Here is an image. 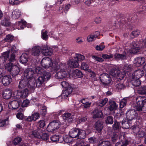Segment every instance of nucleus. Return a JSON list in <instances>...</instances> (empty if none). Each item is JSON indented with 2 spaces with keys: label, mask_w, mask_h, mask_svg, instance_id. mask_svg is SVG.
I'll return each mask as SVG.
<instances>
[{
  "label": "nucleus",
  "mask_w": 146,
  "mask_h": 146,
  "mask_svg": "<svg viewBox=\"0 0 146 146\" xmlns=\"http://www.w3.org/2000/svg\"><path fill=\"white\" fill-rule=\"evenodd\" d=\"M42 52L44 55L46 56H50L52 54V49L49 47L44 45L41 47Z\"/></svg>",
  "instance_id": "nucleus-10"
},
{
  "label": "nucleus",
  "mask_w": 146,
  "mask_h": 146,
  "mask_svg": "<svg viewBox=\"0 0 146 146\" xmlns=\"http://www.w3.org/2000/svg\"><path fill=\"white\" fill-rule=\"evenodd\" d=\"M78 128H74L70 130L69 135L72 138H78Z\"/></svg>",
  "instance_id": "nucleus-26"
},
{
  "label": "nucleus",
  "mask_w": 146,
  "mask_h": 146,
  "mask_svg": "<svg viewBox=\"0 0 146 146\" xmlns=\"http://www.w3.org/2000/svg\"><path fill=\"white\" fill-rule=\"evenodd\" d=\"M140 46L139 45L138 42L137 41H133L130 44L129 50L131 49L132 51L131 53L135 54L139 52L140 49Z\"/></svg>",
  "instance_id": "nucleus-8"
},
{
  "label": "nucleus",
  "mask_w": 146,
  "mask_h": 146,
  "mask_svg": "<svg viewBox=\"0 0 146 146\" xmlns=\"http://www.w3.org/2000/svg\"><path fill=\"white\" fill-rule=\"evenodd\" d=\"M144 71L142 70H138L135 71L132 75V76L139 78L144 75Z\"/></svg>",
  "instance_id": "nucleus-17"
},
{
  "label": "nucleus",
  "mask_w": 146,
  "mask_h": 146,
  "mask_svg": "<svg viewBox=\"0 0 146 146\" xmlns=\"http://www.w3.org/2000/svg\"><path fill=\"white\" fill-rule=\"evenodd\" d=\"M119 72H118V73L116 77H117V78L119 79L120 80H121L124 77L126 74L123 72H121L120 70H119Z\"/></svg>",
  "instance_id": "nucleus-51"
},
{
  "label": "nucleus",
  "mask_w": 146,
  "mask_h": 146,
  "mask_svg": "<svg viewBox=\"0 0 146 146\" xmlns=\"http://www.w3.org/2000/svg\"><path fill=\"white\" fill-rule=\"evenodd\" d=\"M20 71L19 68L16 65L13 66V68L10 73L12 76H15L18 75Z\"/></svg>",
  "instance_id": "nucleus-20"
},
{
  "label": "nucleus",
  "mask_w": 146,
  "mask_h": 146,
  "mask_svg": "<svg viewBox=\"0 0 146 146\" xmlns=\"http://www.w3.org/2000/svg\"><path fill=\"white\" fill-rule=\"evenodd\" d=\"M72 137H71L70 135L65 136L64 137L63 140L66 143H70L72 141Z\"/></svg>",
  "instance_id": "nucleus-49"
},
{
  "label": "nucleus",
  "mask_w": 146,
  "mask_h": 146,
  "mask_svg": "<svg viewBox=\"0 0 146 146\" xmlns=\"http://www.w3.org/2000/svg\"><path fill=\"white\" fill-rule=\"evenodd\" d=\"M60 122L58 120H54L50 122L47 127V129L49 132H52L58 129L60 127Z\"/></svg>",
  "instance_id": "nucleus-3"
},
{
  "label": "nucleus",
  "mask_w": 146,
  "mask_h": 146,
  "mask_svg": "<svg viewBox=\"0 0 146 146\" xmlns=\"http://www.w3.org/2000/svg\"><path fill=\"white\" fill-rule=\"evenodd\" d=\"M140 34V32L139 30H135L133 31L131 33V35H133L134 37L137 36Z\"/></svg>",
  "instance_id": "nucleus-64"
},
{
  "label": "nucleus",
  "mask_w": 146,
  "mask_h": 146,
  "mask_svg": "<svg viewBox=\"0 0 146 146\" xmlns=\"http://www.w3.org/2000/svg\"><path fill=\"white\" fill-rule=\"evenodd\" d=\"M61 85L62 87L67 88L69 87H71L69 85L68 83L66 81H63L61 82Z\"/></svg>",
  "instance_id": "nucleus-61"
},
{
  "label": "nucleus",
  "mask_w": 146,
  "mask_h": 146,
  "mask_svg": "<svg viewBox=\"0 0 146 146\" xmlns=\"http://www.w3.org/2000/svg\"><path fill=\"white\" fill-rule=\"evenodd\" d=\"M63 119L65 121L70 122L72 121L73 119V116L70 113H66L63 115Z\"/></svg>",
  "instance_id": "nucleus-19"
},
{
  "label": "nucleus",
  "mask_w": 146,
  "mask_h": 146,
  "mask_svg": "<svg viewBox=\"0 0 146 146\" xmlns=\"http://www.w3.org/2000/svg\"><path fill=\"white\" fill-rule=\"evenodd\" d=\"M74 146H90L87 143L86 141H81L80 143H77V145Z\"/></svg>",
  "instance_id": "nucleus-55"
},
{
  "label": "nucleus",
  "mask_w": 146,
  "mask_h": 146,
  "mask_svg": "<svg viewBox=\"0 0 146 146\" xmlns=\"http://www.w3.org/2000/svg\"><path fill=\"white\" fill-rule=\"evenodd\" d=\"M92 57L95 60L98 62H102L104 60L103 59H102V58L96 56H92Z\"/></svg>",
  "instance_id": "nucleus-59"
},
{
  "label": "nucleus",
  "mask_w": 146,
  "mask_h": 146,
  "mask_svg": "<svg viewBox=\"0 0 146 146\" xmlns=\"http://www.w3.org/2000/svg\"><path fill=\"white\" fill-rule=\"evenodd\" d=\"M116 88L118 90H121L124 89L125 88V86L123 83H119L116 85Z\"/></svg>",
  "instance_id": "nucleus-47"
},
{
  "label": "nucleus",
  "mask_w": 146,
  "mask_h": 146,
  "mask_svg": "<svg viewBox=\"0 0 146 146\" xmlns=\"http://www.w3.org/2000/svg\"><path fill=\"white\" fill-rule=\"evenodd\" d=\"M128 144V141L127 140L124 139L116 143L115 146H127Z\"/></svg>",
  "instance_id": "nucleus-40"
},
{
  "label": "nucleus",
  "mask_w": 146,
  "mask_h": 146,
  "mask_svg": "<svg viewBox=\"0 0 146 146\" xmlns=\"http://www.w3.org/2000/svg\"><path fill=\"white\" fill-rule=\"evenodd\" d=\"M22 139L20 137L15 138L13 141V143L15 145H17L19 143L22 141Z\"/></svg>",
  "instance_id": "nucleus-52"
},
{
  "label": "nucleus",
  "mask_w": 146,
  "mask_h": 146,
  "mask_svg": "<svg viewBox=\"0 0 146 146\" xmlns=\"http://www.w3.org/2000/svg\"><path fill=\"white\" fill-rule=\"evenodd\" d=\"M78 139H84L86 136V132L85 131L78 128Z\"/></svg>",
  "instance_id": "nucleus-28"
},
{
  "label": "nucleus",
  "mask_w": 146,
  "mask_h": 146,
  "mask_svg": "<svg viewBox=\"0 0 146 146\" xmlns=\"http://www.w3.org/2000/svg\"><path fill=\"white\" fill-rule=\"evenodd\" d=\"M59 137L57 135H54L50 137L51 140L53 142L58 141L59 140Z\"/></svg>",
  "instance_id": "nucleus-58"
},
{
  "label": "nucleus",
  "mask_w": 146,
  "mask_h": 146,
  "mask_svg": "<svg viewBox=\"0 0 146 146\" xmlns=\"http://www.w3.org/2000/svg\"><path fill=\"white\" fill-rule=\"evenodd\" d=\"M27 23L24 20H21L20 21L16 23L18 27L17 28L19 29H23L26 26Z\"/></svg>",
  "instance_id": "nucleus-27"
},
{
  "label": "nucleus",
  "mask_w": 146,
  "mask_h": 146,
  "mask_svg": "<svg viewBox=\"0 0 146 146\" xmlns=\"http://www.w3.org/2000/svg\"><path fill=\"white\" fill-rule=\"evenodd\" d=\"M14 66L12 63L9 62L6 64L5 68L6 70L10 72Z\"/></svg>",
  "instance_id": "nucleus-46"
},
{
  "label": "nucleus",
  "mask_w": 146,
  "mask_h": 146,
  "mask_svg": "<svg viewBox=\"0 0 146 146\" xmlns=\"http://www.w3.org/2000/svg\"><path fill=\"white\" fill-rule=\"evenodd\" d=\"M29 95V90L26 88L23 91L18 92L17 94V98H25L28 96Z\"/></svg>",
  "instance_id": "nucleus-11"
},
{
  "label": "nucleus",
  "mask_w": 146,
  "mask_h": 146,
  "mask_svg": "<svg viewBox=\"0 0 146 146\" xmlns=\"http://www.w3.org/2000/svg\"><path fill=\"white\" fill-rule=\"evenodd\" d=\"M114 58L116 59L124 60L126 59V56L125 54H116L114 55Z\"/></svg>",
  "instance_id": "nucleus-43"
},
{
  "label": "nucleus",
  "mask_w": 146,
  "mask_h": 146,
  "mask_svg": "<svg viewBox=\"0 0 146 146\" xmlns=\"http://www.w3.org/2000/svg\"><path fill=\"white\" fill-rule=\"evenodd\" d=\"M138 137L140 138H142L145 137V132L141 129H139V130L135 134Z\"/></svg>",
  "instance_id": "nucleus-44"
},
{
  "label": "nucleus",
  "mask_w": 146,
  "mask_h": 146,
  "mask_svg": "<svg viewBox=\"0 0 146 146\" xmlns=\"http://www.w3.org/2000/svg\"><path fill=\"white\" fill-rule=\"evenodd\" d=\"M73 75L75 77L80 78L82 77L83 76L82 72L80 70L77 69L73 71Z\"/></svg>",
  "instance_id": "nucleus-39"
},
{
  "label": "nucleus",
  "mask_w": 146,
  "mask_h": 146,
  "mask_svg": "<svg viewBox=\"0 0 146 146\" xmlns=\"http://www.w3.org/2000/svg\"><path fill=\"white\" fill-rule=\"evenodd\" d=\"M119 69L118 67H115L111 69L110 71V74L113 77H116L119 72Z\"/></svg>",
  "instance_id": "nucleus-29"
},
{
  "label": "nucleus",
  "mask_w": 146,
  "mask_h": 146,
  "mask_svg": "<svg viewBox=\"0 0 146 146\" xmlns=\"http://www.w3.org/2000/svg\"><path fill=\"white\" fill-rule=\"evenodd\" d=\"M109 106L108 108L110 111H113L116 110L118 107V105L115 102L113 101L110 100L109 101Z\"/></svg>",
  "instance_id": "nucleus-21"
},
{
  "label": "nucleus",
  "mask_w": 146,
  "mask_h": 146,
  "mask_svg": "<svg viewBox=\"0 0 146 146\" xmlns=\"http://www.w3.org/2000/svg\"><path fill=\"white\" fill-rule=\"evenodd\" d=\"M42 66L44 68H48L52 65V60L48 57H46L42 59L41 61Z\"/></svg>",
  "instance_id": "nucleus-7"
},
{
  "label": "nucleus",
  "mask_w": 146,
  "mask_h": 146,
  "mask_svg": "<svg viewBox=\"0 0 146 146\" xmlns=\"http://www.w3.org/2000/svg\"><path fill=\"white\" fill-rule=\"evenodd\" d=\"M132 69V67L131 65L127 64H125L122 68L123 71L126 74L127 72L131 71Z\"/></svg>",
  "instance_id": "nucleus-37"
},
{
  "label": "nucleus",
  "mask_w": 146,
  "mask_h": 146,
  "mask_svg": "<svg viewBox=\"0 0 146 146\" xmlns=\"http://www.w3.org/2000/svg\"><path fill=\"white\" fill-rule=\"evenodd\" d=\"M126 114L127 119L130 121L136 118L138 116L137 113L133 109L127 111Z\"/></svg>",
  "instance_id": "nucleus-5"
},
{
  "label": "nucleus",
  "mask_w": 146,
  "mask_h": 146,
  "mask_svg": "<svg viewBox=\"0 0 146 146\" xmlns=\"http://www.w3.org/2000/svg\"><path fill=\"white\" fill-rule=\"evenodd\" d=\"M108 101V99L107 98H106L100 102L98 103V105L101 107H102L106 104Z\"/></svg>",
  "instance_id": "nucleus-48"
},
{
  "label": "nucleus",
  "mask_w": 146,
  "mask_h": 146,
  "mask_svg": "<svg viewBox=\"0 0 146 146\" xmlns=\"http://www.w3.org/2000/svg\"><path fill=\"white\" fill-rule=\"evenodd\" d=\"M93 113L94 115L93 118H94L102 117L103 115L102 111L98 109L94 110Z\"/></svg>",
  "instance_id": "nucleus-25"
},
{
  "label": "nucleus",
  "mask_w": 146,
  "mask_h": 146,
  "mask_svg": "<svg viewBox=\"0 0 146 146\" xmlns=\"http://www.w3.org/2000/svg\"><path fill=\"white\" fill-rule=\"evenodd\" d=\"M46 113V108L45 106H43L42 107L40 111V113L42 115H45Z\"/></svg>",
  "instance_id": "nucleus-62"
},
{
  "label": "nucleus",
  "mask_w": 146,
  "mask_h": 146,
  "mask_svg": "<svg viewBox=\"0 0 146 146\" xmlns=\"http://www.w3.org/2000/svg\"><path fill=\"white\" fill-rule=\"evenodd\" d=\"M100 79L102 82L104 84H108L111 82V79L109 75L106 73H103L101 75Z\"/></svg>",
  "instance_id": "nucleus-6"
},
{
  "label": "nucleus",
  "mask_w": 146,
  "mask_h": 146,
  "mask_svg": "<svg viewBox=\"0 0 146 146\" xmlns=\"http://www.w3.org/2000/svg\"><path fill=\"white\" fill-rule=\"evenodd\" d=\"M73 89L71 87H69L66 89L61 95L62 98L66 99L72 92Z\"/></svg>",
  "instance_id": "nucleus-15"
},
{
  "label": "nucleus",
  "mask_w": 146,
  "mask_h": 146,
  "mask_svg": "<svg viewBox=\"0 0 146 146\" xmlns=\"http://www.w3.org/2000/svg\"><path fill=\"white\" fill-rule=\"evenodd\" d=\"M145 59L143 57H138L135 59V64L137 66H139L145 62Z\"/></svg>",
  "instance_id": "nucleus-23"
},
{
  "label": "nucleus",
  "mask_w": 146,
  "mask_h": 146,
  "mask_svg": "<svg viewBox=\"0 0 146 146\" xmlns=\"http://www.w3.org/2000/svg\"><path fill=\"white\" fill-rule=\"evenodd\" d=\"M128 99L127 98H123L120 102V107L121 108H123L126 104L127 100Z\"/></svg>",
  "instance_id": "nucleus-45"
},
{
  "label": "nucleus",
  "mask_w": 146,
  "mask_h": 146,
  "mask_svg": "<svg viewBox=\"0 0 146 146\" xmlns=\"http://www.w3.org/2000/svg\"><path fill=\"white\" fill-rule=\"evenodd\" d=\"M67 76V73L65 71H59L56 73L54 77L56 79H61L65 78Z\"/></svg>",
  "instance_id": "nucleus-14"
},
{
  "label": "nucleus",
  "mask_w": 146,
  "mask_h": 146,
  "mask_svg": "<svg viewBox=\"0 0 146 146\" xmlns=\"http://www.w3.org/2000/svg\"><path fill=\"white\" fill-rule=\"evenodd\" d=\"M9 52L10 51H7V52H4L3 53L1 57L3 60V63L6 62V61H9Z\"/></svg>",
  "instance_id": "nucleus-38"
},
{
  "label": "nucleus",
  "mask_w": 146,
  "mask_h": 146,
  "mask_svg": "<svg viewBox=\"0 0 146 146\" xmlns=\"http://www.w3.org/2000/svg\"><path fill=\"white\" fill-rule=\"evenodd\" d=\"M73 58L75 60H77L78 61L83 60L85 58L84 56L80 54H76L74 56Z\"/></svg>",
  "instance_id": "nucleus-35"
},
{
  "label": "nucleus",
  "mask_w": 146,
  "mask_h": 146,
  "mask_svg": "<svg viewBox=\"0 0 146 146\" xmlns=\"http://www.w3.org/2000/svg\"><path fill=\"white\" fill-rule=\"evenodd\" d=\"M19 104L20 102L19 101L14 100L11 101L9 103L8 106L11 109H15L19 107Z\"/></svg>",
  "instance_id": "nucleus-16"
},
{
  "label": "nucleus",
  "mask_w": 146,
  "mask_h": 146,
  "mask_svg": "<svg viewBox=\"0 0 146 146\" xmlns=\"http://www.w3.org/2000/svg\"><path fill=\"white\" fill-rule=\"evenodd\" d=\"M105 122L106 124H112L113 122V117L111 116H108L107 117Z\"/></svg>",
  "instance_id": "nucleus-50"
},
{
  "label": "nucleus",
  "mask_w": 146,
  "mask_h": 146,
  "mask_svg": "<svg viewBox=\"0 0 146 146\" xmlns=\"http://www.w3.org/2000/svg\"><path fill=\"white\" fill-rule=\"evenodd\" d=\"M120 125L116 121H115L114 124L113 125V128L114 129L117 130L119 129Z\"/></svg>",
  "instance_id": "nucleus-60"
},
{
  "label": "nucleus",
  "mask_w": 146,
  "mask_h": 146,
  "mask_svg": "<svg viewBox=\"0 0 146 146\" xmlns=\"http://www.w3.org/2000/svg\"><path fill=\"white\" fill-rule=\"evenodd\" d=\"M96 33L98 35H90L88 36L87 38V40L88 42H90L96 40V38L97 37L98 35H99L100 33L99 31H96Z\"/></svg>",
  "instance_id": "nucleus-34"
},
{
  "label": "nucleus",
  "mask_w": 146,
  "mask_h": 146,
  "mask_svg": "<svg viewBox=\"0 0 146 146\" xmlns=\"http://www.w3.org/2000/svg\"><path fill=\"white\" fill-rule=\"evenodd\" d=\"M34 74V71L31 68H28L26 69L24 72V76L25 78L28 79V82L30 81V85L32 87H35V80L33 78Z\"/></svg>",
  "instance_id": "nucleus-1"
},
{
  "label": "nucleus",
  "mask_w": 146,
  "mask_h": 146,
  "mask_svg": "<svg viewBox=\"0 0 146 146\" xmlns=\"http://www.w3.org/2000/svg\"><path fill=\"white\" fill-rule=\"evenodd\" d=\"M144 98L143 97L141 96L136 98V108L137 111H140L142 110L144 102L146 101L145 100Z\"/></svg>",
  "instance_id": "nucleus-4"
},
{
  "label": "nucleus",
  "mask_w": 146,
  "mask_h": 146,
  "mask_svg": "<svg viewBox=\"0 0 146 146\" xmlns=\"http://www.w3.org/2000/svg\"><path fill=\"white\" fill-rule=\"evenodd\" d=\"M12 93L11 90L9 89L5 90L3 94V98L6 99L10 98L11 96Z\"/></svg>",
  "instance_id": "nucleus-31"
},
{
  "label": "nucleus",
  "mask_w": 146,
  "mask_h": 146,
  "mask_svg": "<svg viewBox=\"0 0 146 146\" xmlns=\"http://www.w3.org/2000/svg\"><path fill=\"white\" fill-rule=\"evenodd\" d=\"M41 138L44 140H47L49 138V135L46 133H44L42 134Z\"/></svg>",
  "instance_id": "nucleus-63"
},
{
  "label": "nucleus",
  "mask_w": 146,
  "mask_h": 146,
  "mask_svg": "<svg viewBox=\"0 0 146 146\" xmlns=\"http://www.w3.org/2000/svg\"><path fill=\"white\" fill-rule=\"evenodd\" d=\"M1 25L4 26L8 27L10 25L9 22V19L4 18L1 22Z\"/></svg>",
  "instance_id": "nucleus-42"
},
{
  "label": "nucleus",
  "mask_w": 146,
  "mask_h": 146,
  "mask_svg": "<svg viewBox=\"0 0 146 146\" xmlns=\"http://www.w3.org/2000/svg\"><path fill=\"white\" fill-rule=\"evenodd\" d=\"M68 63L69 66L71 68H76L79 66L78 61L75 60L74 58L72 60L69 61Z\"/></svg>",
  "instance_id": "nucleus-30"
},
{
  "label": "nucleus",
  "mask_w": 146,
  "mask_h": 146,
  "mask_svg": "<svg viewBox=\"0 0 146 146\" xmlns=\"http://www.w3.org/2000/svg\"><path fill=\"white\" fill-rule=\"evenodd\" d=\"M122 127L124 129H127L129 128V125L127 120L123 119L122 122Z\"/></svg>",
  "instance_id": "nucleus-41"
},
{
  "label": "nucleus",
  "mask_w": 146,
  "mask_h": 146,
  "mask_svg": "<svg viewBox=\"0 0 146 146\" xmlns=\"http://www.w3.org/2000/svg\"><path fill=\"white\" fill-rule=\"evenodd\" d=\"M66 68V65L62 63H57L56 66L53 67V70L54 71L60 70L59 71H65Z\"/></svg>",
  "instance_id": "nucleus-13"
},
{
  "label": "nucleus",
  "mask_w": 146,
  "mask_h": 146,
  "mask_svg": "<svg viewBox=\"0 0 146 146\" xmlns=\"http://www.w3.org/2000/svg\"><path fill=\"white\" fill-rule=\"evenodd\" d=\"M42 131L40 129H38L37 131L36 130L33 131L31 134L32 137H36L38 138H40L41 136L40 135V133H42Z\"/></svg>",
  "instance_id": "nucleus-33"
},
{
  "label": "nucleus",
  "mask_w": 146,
  "mask_h": 146,
  "mask_svg": "<svg viewBox=\"0 0 146 146\" xmlns=\"http://www.w3.org/2000/svg\"><path fill=\"white\" fill-rule=\"evenodd\" d=\"M89 66L85 62H83L81 64V68L84 70H88L89 69Z\"/></svg>",
  "instance_id": "nucleus-54"
},
{
  "label": "nucleus",
  "mask_w": 146,
  "mask_h": 146,
  "mask_svg": "<svg viewBox=\"0 0 146 146\" xmlns=\"http://www.w3.org/2000/svg\"><path fill=\"white\" fill-rule=\"evenodd\" d=\"M21 11L19 9H15L12 12L11 17L14 19H17L20 17L21 15Z\"/></svg>",
  "instance_id": "nucleus-22"
},
{
  "label": "nucleus",
  "mask_w": 146,
  "mask_h": 146,
  "mask_svg": "<svg viewBox=\"0 0 146 146\" xmlns=\"http://www.w3.org/2000/svg\"><path fill=\"white\" fill-rule=\"evenodd\" d=\"M131 82L133 85L136 87L139 86L141 84V81L139 78L132 76Z\"/></svg>",
  "instance_id": "nucleus-24"
},
{
  "label": "nucleus",
  "mask_w": 146,
  "mask_h": 146,
  "mask_svg": "<svg viewBox=\"0 0 146 146\" xmlns=\"http://www.w3.org/2000/svg\"><path fill=\"white\" fill-rule=\"evenodd\" d=\"M30 83H31L30 81L29 82L28 79L24 78L19 82L18 87L19 88H23L27 86L28 87L33 89L35 87H31L30 86Z\"/></svg>",
  "instance_id": "nucleus-9"
},
{
  "label": "nucleus",
  "mask_w": 146,
  "mask_h": 146,
  "mask_svg": "<svg viewBox=\"0 0 146 146\" xmlns=\"http://www.w3.org/2000/svg\"><path fill=\"white\" fill-rule=\"evenodd\" d=\"M28 56L27 54H23L20 57V62L23 64L25 63L28 61Z\"/></svg>",
  "instance_id": "nucleus-32"
},
{
  "label": "nucleus",
  "mask_w": 146,
  "mask_h": 146,
  "mask_svg": "<svg viewBox=\"0 0 146 146\" xmlns=\"http://www.w3.org/2000/svg\"><path fill=\"white\" fill-rule=\"evenodd\" d=\"M70 5L69 4H68L66 5H64L62 6V7H60L59 9H62V8L63 9V10L64 11H67L69 9L70 7Z\"/></svg>",
  "instance_id": "nucleus-56"
},
{
  "label": "nucleus",
  "mask_w": 146,
  "mask_h": 146,
  "mask_svg": "<svg viewBox=\"0 0 146 146\" xmlns=\"http://www.w3.org/2000/svg\"><path fill=\"white\" fill-rule=\"evenodd\" d=\"M41 50V47L39 46H35L32 49V55L34 56H38L40 54Z\"/></svg>",
  "instance_id": "nucleus-12"
},
{
  "label": "nucleus",
  "mask_w": 146,
  "mask_h": 146,
  "mask_svg": "<svg viewBox=\"0 0 146 146\" xmlns=\"http://www.w3.org/2000/svg\"><path fill=\"white\" fill-rule=\"evenodd\" d=\"M11 81V77L6 76L3 77L2 80V82L4 86H7L10 84Z\"/></svg>",
  "instance_id": "nucleus-18"
},
{
  "label": "nucleus",
  "mask_w": 146,
  "mask_h": 146,
  "mask_svg": "<svg viewBox=\"0 0 146 146\" xmlns=\"http://www.w3.org/2000/svg\"><path fill=\"white\" fill-rule=\"evenodd\" d=\"M103 128L102 123L101 121H98L95 124V128L99 132H100Z\"/></svg>",
  "instance_id": "nucleus-36"
},
{
  "label": "nucleus",
  "mask_w": 146,
  "mask_h": 146,
  "mask_svg": "<svg viewBox=\"0 0 146 146\" xmlns=\"http://www.w3.org/2000/svg\"><path fill=\"white\" fill-rule=\"evenodd\" d=\"M50 76V74L48 72H44L42 75L37 78L36 81V86L38 87L40 86L45 81L46 79L48 78Z\"/></svg>",
  "instance_id": "nucleus-2"
},
{
  "label": "nucleus",
  "mask_w": 146,
  "mask_h": 146,
  "mask_svg": "<svg viewBox=\"0 0 146 146\" xmlns=\"http://www.w3.org/2000/svg\"><path fill=\"white\" fill-rule=\"evenodd\" d=\"M13 38V36L10 35H7L5 40V41L11 42L12 41Z\"/></svg>",
  "instance_id": "nucleus-57"
},
{
  "label": "nucleus",
  "mask_w": 146,
  "mask_h": 146,
  "mask_svg": "<svg viewBox=\"0 0 146 146\" xmlns=\"http://www.w3.org/2000/svg\"><path fill=\"white\" fill-rule=\"evenodd\" d=\"M110 142L108 141H103L100 143L98 146H109Z\"/></svg>",
  "instance_id": "nucleus-53"
}]
</instances>
